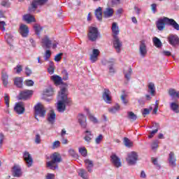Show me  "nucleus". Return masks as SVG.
<instances>
[{
	"label": "nucleus",
	"mask_w": 179,
	"mask_h": 179,
	"mask_svg": "<svg viewBox=\"0 0 179 179\" xmlns=\"http://www.w3.org/2000/svg\"><path fill=\"white\" fill-rule=\"evenodd\" d=\"M166 24L172 26L176 30H179V24L177 22L167 17L159 18L156 22L157 29H158L159 31H163V30L166 29Z\"/></svg>",
	"instance_id": "f257e3e1"
},
{
	"label": "nucleus",
	"mask_w": 179,
	"mask_h": 179,
	"mask_svg": "<svg viewBox=\"0 0 179 179\" xmlns=\"http://www.w3.org/2000/svg\"><path fill=\"white\" fill-rule=\"evenodd\" d=\"M51 160L46 163V166L50 170H57L58 164L62 162V157L59 152H54L50 155Z\"/></svg>",
	"instance_id": "f03ea898"
},
{
	"label": "nucleus",
	"mask_w": 179,
	"mask_h": 179,
	"mask_svg": "<svg viewBox=\"0 0 179 179\" xmlns=\"http://www.w3.org/2000/svg\"><path fill=\"white\" fill-rule=\"evenodd\" d=\"M34 110H35V118L38 121V118H37V115L39 117H42L44 118L45 117V113H47V110H45V108H44V106L41 104V103H37L34 106Z\"/></svg>",
	"instance_id": "7ed1b4c3"
},
{
	"label": "nucleus",
	"mask_w": 179,
	"mask_h": 179,
	"mask_svg": "<svg viewBox=\"0 0 179 179\" xmlns=\"http://www.w3.org/2000/svg\"><path fill=\"white\" fill-rule=\"evenodd\" d=\"M48 2V0H33L30 6L29 7V12H36L38 6H43Z\"/></svg>",
	"instance_id": "20e7f679"
},
{
	"label": "nucleus",
	"mask_w": 179,
	"mask_h": 179,
	"mask_svg": "<svg viewBox=\"0 0 179 179\" xmlns=\"http://www.w3.org/2000/svg\"><path fill=\"white\" fill-rule=\"evenodd\" d=\"M126 161L127 162L129 166H134V164H136V162H138V153L135 151H132L127 155V157L126 158Z\"/></svg>",
	"instance_id": "39448f33"
},
{
	"label": "nucleus",
	"mask_w": 179,
	"mask_h": 179,
	"mask_svg": "<svg viewBox=\"0 0 179 179\" xmlns=\"http://www.w3.org/2000/svg\"><path fill=\"white\" fill-rule=\"evenodd\" d=\"M66 88L62 87L59 92V97H60V99L63 101L64 103L68 106H71L72 104V101L68 99V95H66Z\"/></svg>",
	"instance_id": "423d86ee"
},
{
	"label": "nucleus",
	"mask_w": 179,
	"mask_h": 179,
	"mask_svg": "<svg viewBox=\"0 0 179 179\" xmlns=\"http://www.w3.org/2000/svg\"><path fill=\"white\" fill-rule=\"evenodd\" d=\"M99 37V29L94 27L90 28L88 32V38L90 41H96Z\"/></svg>",
	"instance_id": "0eeeda50"
},
{
	"label": "nucleus",
	"mask_w": 179,
	"mask_h": 179,
	"mask_svg": "<svg viewBox=\"0 0 179 179\" xmlns=\"http://www.w3.org/2000/svg\"><path fill=\"white\" fill-rule=\"evenodd\" d=\"M113 44L116 52L120 54V52H121V48H122V42L120 40L118 36L113 38Z\"/></svg>",
	"instance_id": "6e6552de"
},
{
	"label": "nucleus",
	"mask_w": 179,
	"mask_h": 179,
	"mask_svg": "<svg viewBox=\"0 0 179 179\" xmlns=\"http://www.w3.org/2000/svg\"><path fill=\"white\" fill-rule=\"evenodd\" d=\"M33 96V90H24L20 93V100H29Z\"/></svg>",
	"instance_id": "1a4fd4ad"
},
{
	"label": "nucleus",
	"mask_w": 179,
	"mask_h": 179,
	"mask_svg": "<svg viewBox=\"0 0 179 179\" xmlns=\"http://www.w3.org/2000/svg\"><path fill=\"white\" fill-rule=\"evenodd\" d=\"M110 162L113 164V166H115V167H117V169L118 167H121V166H122V162H121V159L115 154H112V155L110 156Z\"/></svg>",
	"instance_id": "9d476101"
},
{
	"label": "nucleus",
	"mask_w": 179,
	"mask_h": 179,
	"mask_svg": "<svg viewBox=\"0 0 179 179\" xmlns=\"http://www.w3.org/2000/svg\"><path fill=\"white\" fill-rule=\"evenodd\" d=\"M167 38H168V41H169V44H171V45H173V47L179 45L178 36L170 34Z\"/></svg>",
	"instance_id": "9b49d317"
},
{
	"label": "nucleus",
	"mask_w": 179,
	"mask_h": 179,
	"mask_svg": "<svg viewBox=\"0 0 179 179\" xmlns=\"http://www.w3.org/2000/svg\"><path fill=\"white\" fill-rule=\"evenodd\" d=\"M26 109L24 108V105L22 102H18L15 103V106L14 107V111L19 115H21L22 114H24V111Z\"/></svg>",
	"instance_id": "f8f14e48"
},
{
	"label": "nucleus",
	"mask_w": 179,
	"mask_h": 179,
	"mask_svg": "<svg viewBox=\"0 0 179 179\" xmlns=\"http://www.w3.org/2000/svg\"><path fill=\"white\" fill-rule=\"evenodd\" d=\"M23 158L25 163L27 164V167H31V166H33V158L29 152L25 151L24 152Z\"/></svg>",
	"instance_id": "ddd939ff"
},
{
	"label": "nucleus",
	"mask_w": 179,
	"mask_h": 179,
	"mask_svg": "<svg viewBox=\"0 0 179 179\" xmlns=\"http://www.w3.org/2000/svg\"><path fill=\"white\" fill-rule=\"evenodd\" d=\"M110 94L111 92H110V90L104 89L102 97L104 101H106V103H107L108 104H111V96H110Z\"/></svg>",
	"instance_id": "4468645a"
},
{
	"label": "nucleus",
	"mask_w": 179,
	"mask_h": 179,
	"mask_svg": "<svg viewBox=\"0 0 179 179\" xmlns=\"http://www.w3.org/2000/svg\"><path fill=\"white\" fill-rule=\"evenodd\" d=\"M99 55H100V50L99 49H93L92 54L90 57V59L92 64H94L99 59Z\"/></svg>",
	"instance_id": "2eb2a0df"
},
{
	"label": "nucleus",
	"mask_w": 179,
	"mask_h": 179,
	"mask_svg": "<svg viewBox=\"0 0 179 179\" xmlns=\"http://www.w3.org/2000/svg\"><path fill=\"white\" fill-rule=\"evenodd\" d=\"M87 117L83 114L78 115V122L83 129H85L87 127Z\"/></svg>",
	"instance_id": "dca6fc26"
},
{
	"label": "nucleus",
	"mask_w": 179,
	"mask_h": 179,
	"mask_svg": "<svg viewBox=\"0 0 179 179\" xmlns=\"http://www.w3.org/2000/svg\"><path fill=\"white\" fill-rule=\"evenodd\" d=\"M29 27L27 25L22 24L20 26V34L23 37H27L29 36Z\"/></svg>",
	"instance_id": "f3484780"
},
{
	"label": "nucleus",
	"mask_w": 179,
	"mask_h": 179,
	"mask_svg": "<svg viewBox=\"0 0 179 179\" xmlns=\"http://www.w3.org/2000/svg\"><path fill=\"white\" fill-rule=\"evenodd\" d=\"M168 160L169 162V165L171 166V167H176V162H177V159L176 158V154H174L173 152L169 153Z\"/></svg>",
	"instance_id": "a211bd4d"
},
{
	"label": "nucleus",
	"mask_w": 179,
	"mask_h": 179,
	"mask_svg": "<svg viewBox=\"0 0 179 179\" xmlns=\"http://www.w3.org/2000/svg\"><path fill=\"white\" fill-rule=\"evenodd\" d=\"M13 177H20L22 176V169L19 165H14L13 167Z\"/></svg>",
	"instance_id": "6ab92c4d"
},
{
	"label": "nucleus",
	"mask_w": 179,
	"mask_h": 179,
	"mask_svg": "<svg viewBox=\"0 0 179 179\" xmlns=\"http://www.w3.org/2000/svg\"><path fill=\"white\" fill-rule=\"evenodd\" d=\"M113 15H114V8L108 7L103 11V17L106 19H108V17H113Z\"/></svg>",
	"instance_id": "aec40b11"
},
{
	"label": "nucleus",
	"mask_w": 179,
	"mask_h": 179,
	"mask_svg": "<svg viewBox=\"0 0 179 179\" xmlns=\"http://www.w3.org/2000/svg\"><path fill=\"white\" fill-rule=\"evenodd\" d=\"M139 51L142 57H145L146 54H148V50H146V44L143 41H142L140 43Z\"/></svg>",
	"instance_id": "412c9836"
},
{
	"label": "nucleus",
	"mask_w": 179,
	"mask_h": 179,
	"mask_svg": "<svg viewBox=\"0 0 179 179\" xmlns=\"http://www.w3.org/2000/svg\"><path fill=\"white\" fill-rule=\"evenodd\" d=\"M112 33L113 37H118V34H120V28L117 26V22H113L112 24Z\"/></svg>",
	"instance_id": "4be33fe9"
},
{
	"label": "nucleus",
	"mask_w": 179,
	"mask_h": 179,
	"mask_svg": "<svg viewBox=\"0 0 179 179\" xmlns=\"http://www.w3.org/2000/svg\"><path fill=\"white\" fill-rule=\"evenodd\" d=\"M85 164V169L87 170L88 173H92L93 171V161L90 159H85L84 161Z\"/></svg>",
	"instance_id": "5701e85b"
},
{
	"label": "nucleus",
	"mask_w": 179,
	"mask_h": 179,
	"mask_svg": "<svg viewBox=\"0 0 179 179\" xmlns=\"http://www.w3.org/2000/svg\"><path fill=\"white\" fill-rule=\"evenodd\" d=\"M66 110V105L63 102L62 99L57 102V110L59 113H64Z\"/></svg>",
	"instance_id": "b1692460"
},
{
	"label": "nucleus",
	"mask_w": 179,
	"mask_h": 179,
	"mask_svg": "<svg viewBox=\"0 0 179 179\" xmlns=\"http://www.w3.org/2000/svg\"><path fill=\"white\" fill-rule=\"evenodd\" d=\"M152 127H154L155 129L150 133V135L148 136L149 139H152V138L155 136V134H157L159 128H160V124L159 123H152Z\"/></svg>",
	"instance_id": "393cba45"
},
{
	"label": "nucleus",
	"mask_w": 179,
	"mask_h": 179,
	"mask_svg": "<svg viewBox=\"0 0 179 179\" xmlns=\"http://www.w3.org/2000/svg\"><path fill=\"white\" fill-rule=\"evenodd\" d=\"M42 44H43L42 47L45 46L48 49L51 48L52 43L48 36H45L43 38H42Z\"/></svg>",
	"instance_id": "a878e982"
},
{
	"label": "nucleus",
	"mask_w": 179,
	"mask_h": 179,
	"mask_svg": "<svg viewBox=\"0 0 179 179\" xmlns=\"http://www.w3.org/2000/svg\"><path fill=\"white\" fill-rule=\"evenodd\" d=\"M50 79L54 82L55 85H62V78L59 76H52Z\"/></svg>",
	"instance_id": "bb28decb"
},
{
	"label": "nucleus",
	"mask_w": 179,
	"mask_h": 179,
	"mask_svg": "<svg viewBox=\"0 0 179 179\" xmlns=\"http://www.w3.org/2000/svg\"><path fill=\"white\" fill-rule=\"evenodd\" d=\"M55 112L53 110H50V113L48 115V121L50 124H54L55 122Z\"/></svg>",
	"instance_id": "cd10ccee"
},
{
	"label": "nucleus",
	"mask_w": 179,
	"mask_h": 179,
	"mask_svg": "<svg viewBox=\"0 0 179 179\" xmlns=\"http://www.w3.org/2000/svg\"><path fill=\"white\" fill-rule=\"evenodd\" d=\"M8 79H9V76L8 75V73L2 71V73H1V80L3 82V85L5 87H6L8 86V84L9 83L8 82Z\"/></svg>",
	"instance_id": "c85d7f7f"
},
{
	"label": "nucleus",
	"mask_w": 179,
	"mask_h": 179,
	"mask_svg": "<svg viewBox=\"0 0 179 179\" xmlns=\"http://www.w3.org/2000/svg\"><path fill=\"white\" fill-rule=\"evenodd\" d=\"M43 94L48 97L54 96V89L51 86L48 87L43 90Z\"/></svg>",
	"instance_id": "c756f323"
},
{
	"label": "nucleus",
	"mask_w": 179,
	"mask_h": 179,
	"mask_svg": "<svg viewBox=\"0 0 179 179\" xmlns=\"http://www.w3.org/2000/svg\"><path fill=\"white\" fill-rule=\"evenodd\" d=\"M95 16L100 22L103 20V11L101 7H99L95 10Z\"/></svg>",
	"instance_id": "7c9ffc66"
},
{
	"label": "nucleus",
	"mask_w": 179,
	"mask_h": 179,
	"mask_svg": "<svg viewBox=\"0 0 179 179\" xmlns=\"http://www.w3.org/2000/svg\"><path fill=\"white\" fill-rule=\"evenodd\" d=\"M24 20H25V22L27 23L36 22V18L34 17V16L30 14H27L24 15Z\"/></svg>",
	"instance_id": "2f4dec72"
},
{
	"label": "nucleus",
	"mask_w": 179,
	"mask_h": 179,
	"mask_svg": "<svg viewBox=\"0 0 179 179\" xmlns=\"http://www.w3.org/2000/svg\"><path fill=\"white\" fill-rule=\"evenodd\" d=\"M148 93L151 96H155L156 94V88L155 87V84L153 83H150L148 84Z\"/></svg>",
	"instance_id": "473e14b6"
},
{
	"label": "nucleus",
	"mask_w": 179,
	"mask_h": 179,
	"mask_svg": "<svg viewBox=\"0 0 179 179\" xmlns=\"http://www.w3.org/2000/svg\"><path fill=\"white\" fill-rule=\"evenodd\" d=\"M127 118L131 122H134V121H136V119L138 118V116L134 113L132 111L127 112Z\"/></svg>",
	"instance_id": "72a5a7b5"
},
{
	"label": "nucleus",
	"mask_w": 179,
	"mask_h": 179,
	"mask_svg": "<svg viewBox=\"0 0 179 179\" xmlns=\"http://www.w3.org/2000/svg\"><path fill=\"white\" fill-rule=\"evenodd\" d=\"M78 176L83 179H89V175L87 174V171L86 170L81 169L79 170Z\"/></svg>",
	"instance_id": "f704fd0d"
},
{
	"label": "nucleus",
	"mask_w": 179,
	"mask_h": 179,
	"mask_svg": "<svg viewBox=\"0 0 179 179\" xmlns=\"http://www.w3.org/2000/svg\"><path fill=\"white\" fill-rule=\"evenodd\" d=\"M34 30L37 36H40L41 31H43V27L39 24H34Z\"/></svg>",
	"instance_id": "c9c22d12"
},
{
	"label": "nucleus",
	"mask_w": 179,
	"mask_h": 179,
	"mask_svg": "<svg viewBox=\"0 0 179 179\" xmlns=\"http://www.w3.org/2000/svg\"><path fill=\"white\" fill-rule=\"evenodd\" d=\"M168 92L171 97H177L179 99V92H176V90L171 88L169 90Z\"/></svg>",
	"instance_id": "e433bc0d"
},
{
	"label": "nucleus",
	"mask_w": 179,
	"mask_h": 179,
	"mask_svg": "<svg viewBox=\"0 0 179 179\" xmlns=\"http://www.w3.org/2000/svg\"><path fill=\"white\" fill-rule=\"evenodd\" d=\"M22 83L23 80L22 79V78L17 77L15 78L14 84L15 85V86H17V87H22V86H23Z\"/></svg>",
	"instance_id": "4c0bfd02"
},
{
	"label": "nucleus",
	"mask_w": 179,
	"mask_h": 179,
	"mask_svg": "<svg viewBox=\"0 0 179 179\" xmlns=\"http://www.w3.org/2000/svg\"><path fill=\"white\" fill-rule=\"evenodd\" d=\"M152 41L154 43V45L155 47H157V48H160V47H162V41H160V39H159V38H157V37L153 38Z\"/></svg>",
	"instance_id": "58836bf2"
},
{
	"label": "nucleus",
	"mask_w": 179,
	"mask_h": 179,
	"mask_svg": "<svg viewBox=\"0 0 179 179\" xmlns=\"http://www.w3.org/2000/svg\"><path fill=\"white\" fill-rule=\"evenodd\" d=\"M120 105L116 104L115 106H113L112 108H108L109 113H111V114H115L117 111H120Z\"/></svg>",
	"instance_id": "ea45409f"
},
{
	"label": "nucleus",
	"mask_w": 179,
	"mask_h": 179,
	"mask_svg": "<svg viewBox=\"0 0 179 179\" xmlns=\"http://www.w3.org/2000/svg\"><path fill=\"white\" fill-rule=\"evenodd\" d=\"M171 109L174 111L175 113H179V106L176 102H172L171 103Z\"/></svg>",
	"instance_id": "a19ab883"
},
{
	"label": "nucleus",
	"mask_w": 179,
	"mask_h": 179,
	"mask_svg": "<svg viewBox=\"0 0 179 179\" xmlns=\"http://www.w3.org/2000/svg\"><path fill=\"white\" fill-rule=\"evenodd\" d=\"M48 72L50 73V75H52V73L55 72V66L54 65V62H50V64L48 69Z\"/></svg>",
	"instance_id": "79ce46f5"
},
{
	"label": "nucleus",
	"mask_w": 179,
	"mask_h": 179,
	"mask_svg": "<svg viewBox=\"0 0 179 179\" xmlns=\"http://www.w3.org/2000/svg\"><path fill=\"white\" fill-rule=\"evenodd\" d=\"M124 143L127 148H132V146H134V143H132V141H131V140L128 139L127 137L124 138Z\"/></svg>",
	"instance_id": "37998d69"
},
{
	"label": "nucleus",
	"mask_w": 179,
	"mask_h": 179,
	"mask_svg": "<svg viewBox=\"0 0 179 179\" xmlns=\"http://www.w3.org/2000/svg\"><path fill=\"white\" fill-rule=\"evenodd\" d=\"M85 134H87L85 137L84 139L85 141H86V142H87L88 143H90V141H92V131H85Z\"/></svg>",
	"instance_id": "c03bdc74"
},
{
	"label": "nucleus",
	"mask_w": 179,
	"mask_h": 179,
	"mask_svg": "<svg viewBox=\"0 0 179 179\" xmlns=\"http://www.w3.org/2000/svg\"><path fill=\"white\" fill-rule=\"evenodd\" d=\"M124 78L129 80L131 79V75H132V69L131 67L129 68V71L126 72L124 71Z\"/></svg>",
	"instance_id": "a18cd8bd"
},
{
	"label": "nucleus",
	"mask_w": 179,
	"mask_h": 179,
	"mask_svg": "<svg viewBox=\"0 0 179 179\" xmlns=\"http://www.w3.org/2000/svg\"><path fill=\"white\" fill-rule=\"evenodd\" d=\"M124 94H122L120 96V99L123 103V104H128V99H127V97L128 95L125 94V90L122 91Z\"/></svg>",
	"instance_id": "49530a36"
},
{
	"label": "nucleus",
	"mask_w": 179,
	"mask_h": 179,
	"mask_svg": "<svg viewBox=\"0 0 179 179\" xmlns=\"http://www.w3.org/2000/svg\"><path fill=\"white\" fill-rule=\"evenodd\" d=\"M78 150L79 153H80V155H83V157H86V156H87V150H86V148H80Z\"/></svg>",
	"instance_id": "de8ad7c7"
},
{
	"label": "nucleus",
	"mask_w": 179,
	"mask_h": 179,
	"mask_svg": "<svg viewBox=\"0 0 179 179\" xmlns=\"http://www.w3.org/2000/svg\"><path fill=\"white\" fill-rule=\"evenodd\" d=\"M62 75L63 76V80H68V79H69V74L66 70H63L62 71Z\"/></svg>",
	"instance_id": "09e8293b"
},
{
	"label": "nucleus",
	"mask_w": 179,
	"mask_h": 179,
	"mask_svg": "<svg viewBox=\"0 0 179 179\" xmlns=\"http://www.w3.org/2000/svg\"><path fill=\"white\" fill-rule=\"evenodd\" d=\"M50 58H51V50H47L45 52L44 59L45 61H48Z\"/></svg>",
	"instance_id": "8fccbe9b"
},
{
	"label": "nucleus",
	"mask_w": 179,
	"mask_h": 179,
	"mask_svg": "<svg viewBox=\"0 0 179 179\" xmlns=\"http://www.w3.org/2000/svg\"><path fill=\"white\" fill-rule=\"evenodd\" d=\"M5 38L6 40L7 43H8V44H11L12 41H13L12 35H10L9 34H6Z\"/></svg>",
	"instance_id": "3c124183"
},
{
	"label": "nucleus",
	"mask_w": 179,
	"mask_h": 179,
	"mask_svg": "<svg viewBox=\"0 0 179 179\" xmlns=\"http://www.w3.org/2000/svg\"><path fill=\"white\" fill-rule=\"evenodd\" d=\"M1 5L4 8H9L10 6V2H9V0H3L1 1Z\"/></svg>",
	"instance_id": "603ef678"
},
{
	"label": "nucleus",
	"mask_w": 179,
	"mask_h": 179,
	"mask_svg": "<svg viewBox=\"0 0 179 179\" xmlns=\"http://www.w3.org/2000/svg\"><path fill=\"white\" fill-rule=\"evenodd\" d=\"M69 153L70 155H71L72 157H73V159H78V155H77L76 152H75V150L70 149L69 150Z\"/></svg>",
	"instance_id": "864d4df0"
},
{
	"label": "nucleus",
	"mask_w": 179,
	"mask_h": 179,
	"mask_svg": "<svg viewBox=\"0 0 179 179\" xmlns=\"http://www.w3.org/2000/svg\"><path fill=\"white\" fill-rule=\"evenodd\" d=\"M4 103L6 107H9V95L8 94H4Z\"/></svg>",
	"instance_id": "5fc2aeb1"
},
{
	"label": "nucleus",
	"mask_w": 179,
	"mask_h": 179,
	"mask_svg": "<svg viewBox=\"0 0 179 179\" xmlns=\"http://www.w3.org/2000/svg\"><path fill=\"white\" fill-rule=\"evenodd\" d=\"M151 148L152 150H155V149H157L159 148V141H155L152 142L151 145Z\"/></svg>",
	"instance_id": "6e6d98bb"
},
{
	"label": "nucleus",
	"mask_w": 179,
	"mask_h": 179,
	"mask_svg": "<svg viewBox=\"0 0 179 179\" xmlns=\"http://www.w3.org/2000/svg\"><path fill=\"white\" fill-rule=\"evenodd\" d=\"M63 55H64L63 53H59L56 55V56L55 57V61H56V62H59V61L62 59Z\"/></svg>",
	"instance_id": "4d7b16f0"
},
{
	"label": "nucleus",
	"mask_w": 179,
	"mask_h": 179,
	"mask_svg": "<svg viewBox=\"0 0 179 179\" xmlns=\"http://www.w3.org/2000/svg\"><path fill=\"white\" fill-rule=\"evenodd\" d=\"M103 141V135L102 134H99L96 138H95V142L97 145H99V143H101V142Z\"/></svg>",
	"instance_id": "13d9d810"
},
{
	"label": "nucleus",
	"mask_w": 179,
	"mask_h": 179,
	"mask_svg": "<svg viewBox=\"0 0 179 179\" xmlns=\"http://www.w3.org/2000/svg\"><path fill=\"white\" fill-rule=\"evenodd\" d=\"M61 146V142L59 141H56L52 143V149H57Z\"/></svg>",
	"instance_id": "bf43d9fd"
},
{
	"label": "nucleus",
	"mask_w": 179,
	"mask_h": 179,
	"mask_svg": "<svg viewBox=\"0 0 179 179\" xmlns=\"http://www.w3.org/2000/svg\"><path fill=\"white\" fill-rule=\"evenodd\" d=\"M25 73L27 76H30L31 73H33V71H31V69L29 68L28 66L25 67Z\"/></svg>",
	"instance_id": "052dcab7"
},
{
	"label": "nucleus",
	"mask_w": 179,
	"mask_h": 179,
	"mask_svg": "<svg viewBox=\"0 0 179 179\" xmlns=\"http://www.w3.org/2000/svg\"><path fill=\"white\" fill-rule=\"evenodd\" d=\"M35 143H36L38 145L41 143V137L40 136V134L36 135Z\"/></svg>",
	"instance_id": "680f3d73"
},
{
	"label": "nucleus",
	"mask_w": 179,
	"mask_h": 179,
	"mask_svg": "<svg viewBox=\"0 0 179 179\" xmlns=\"http://www.w3.org/2000/svg\"><path fill=\"white\" fill-rule=\"evenodd\" d=\"M5 26H6V23L4 21L0 22V29L2 30V31H5L6 28Z\"/></svg>",
	"instance_id": "e2e57ef3"
},
{
	"label": "nucleus",
	"mask_w": 179,
	"mask_h": 179,
	"mask_svg": "<svg viewBox=\"0 0 179 179\" xmlns=\"http://www.w3.org/2000/svg\"><path fill=\"white\" fill-rule=\"evenodd\" d=\"M15 69H16L17 73H20V72L23 69V66L20 64H18V65H17L16 68H15Z\"/></svg>",
	"instance_id": "0e129e2a"
},
{
	"label": "nucleus",
	"mask_w": 179,
	"mask_h": 179,
	"mask_svg": "<svg viewBox=\"0 0 179 179\" xmlns=\"http://www.w3.org/2000/svg\"><path fill=\"white\" fill-rule=\"evenodd\" d=\"M142 114L144 117H146V115H149L150 114V110L148 108H144Z\"/></svg>",
	"instance_id": "69168bd1"
},
{
	"label": "nucleus",
	"mask_w": 179,
	"mask_h": 179,
	"mask_svg": "<svg viewBox=\"0 0 179 179\" xmlns=\"http://www.w3.org/2000/svg\"><path fill=\"white\" fill-rule=\"evenodd\" d=\"M25 85L27 86H33V85H34V82L31 80H27L25 81Z\"/></svg>",
	"instance_id": "338daca9"
},
{
	"label": "nucleus",
	"mask_w": 179,
	"mask_h": 179,
	"mask_svg": "<svg viewBox=\"0 0 179 179\" xmlns=\"http://www.w3.org/2000/svg\"><path fill=\"white\" fill-rule=\"evenodd\" d=\"M55 178V175L54 173H48L46 176V179H54Z\"/></svg>",
	"instance_id": "774afa93"
}]
</instances>
